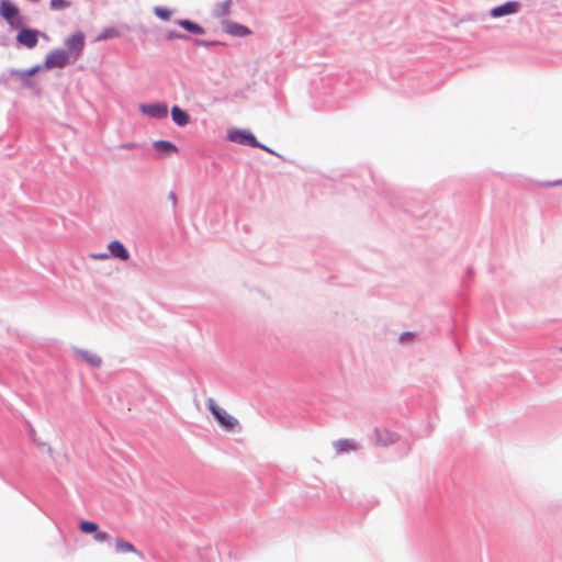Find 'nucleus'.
<instances>
[{"instance_id":"1","label":"nucleus","mask_w":562,"mask_h":562,"mask_svg":"<svg viewBox=\"0 0 562 562\" xmlns=\"http://www.w3.org/2000/svg\"><path fill=\"white\" fill-rule=\"evenodd\" d=\"M206 405L223 430L232 432L239 429L238 420L226 409L222 408L214 398L210 397L206 401Z\"/></svg>"},{"instance_id":"2","label":"nucleus","mask_w":562,"mask_h":562,"mask_svg":"<svg viewBox=\"0 0 562 562\" xmlns=\"http://www.w3.org/2000/svg\"><path fill=\"white\" fill-rule=\"evenodd\" d=\"M0 15L14 29L23 25L18 7L10 0H0Z\"/></svg>"},{"instance_id":"3","label":"nucleus","mask_w":562,"mask_h":562,"mask_svg":"<svg viewBox=\"0 0 562 562\" xmlns=\"http://www.w3.org/2000/svg\"><path fill=\"white\" fill-rule=\"evenodd\" d=\"M69 63L74 61L66 50L55 49L46 56L44 67L46 69L63 68Z\"/></svg>"},{"instance_id":"4","label":"nucleus","mask_w":562,"mask_h":562,"mask_svg":"<svg viewBox=\"0 0 562 562\" xmlns=\"http://www.w3.org/2000/svg\"><path fill=\"white\" fill-rule=\"evenodd\" d=\"M65 45L69 52H67L72 61L79 59L85 47V35L82 32H76L65 41Z\"/></svg>"},{"instance_id":"5","label":"nucleus","mask_w":562,"mask_h":562,"mask_svg":"<svg viewBox=\"0 0 562 562\" xmlns=\"http://www.w3.org/2000/svg\"><path fill=\"white\" fill-rule=\"evenodd\" d=\"M228 138L232 142H236V143H239V144L247 143L248 145H250L252 147H259V148H262V149L269 151V149L266 146L259 144L257 142L256 137L251 133H249L248 131H243V130L232 131L228 134Z\"/></svg>"},{"instance_id":"6","label":"nucleus","mask_w":562,"mask_h":562,"mask_svg":"<svg viewBox=\"0 0 562 562\" xmlns=\"http://www.w3.org/2000/svg\"><path fill=\"white\" fill-rule=\"evenodd\" d=\"M139 111L150 117L164 119L168 114V108L164 103L140 104Z\"/></svg>"},{"instance_id":"7","label":"nucleus","mask_w":562,"mask_h":562,"mask_svg":"<svg viewBox=\"0 0 562 562\" xmlns=\"http://www.w3.org/2000/svg\"><path fill=\"white\" fill-rule=\"evenodd\" d=\"M16 41L19 44L27 48H34L38 42V32L35 30L23 29L18 33Z\"/></svg>"},{"instance_id":"8","label":"nucleus","mask_w":562,"mask_h":562,"mask_svg":"<svg viewBox=\"0 0 562 562\" xmlns=\"http://www.w3.org/2000/svg\"><path fill=\"white\" fill-rule=\"evenodd\" d=\"M520 8L519 2L517 1H509L502 5L495 7L491 10V15L493 18H501L504 15H509L516 13Z\"/></svg>"},{"instance_id":"9","label":"nucleus","mask_w":562,"mask_h":562,"mask_svg":"<svg viewBox=\"0 0 562 562\" xmlns=\"http://www.w3.org/2000/svg\"><path fill=\"white\" fill-rule=\"evenodd\" d=\"M109 251L110 255L114 258H119L123 261L128 260L130 254L127 249L124 247V245L119 240H113L109 244Z\"/></svg>"},{"instance_id":"10","label":"nucleus","mask_w":562,"mask_h":562,"mask_svg":"<svg viewBox=\"0 0 562 562\" xmlns=\"http://www.w3.org/2000/svg\"><path fill=\"white\" fill-rule=\"evenodd\" d=\"M224 29L226 33L233 36H247L250 34V30L248 27L234 22H226Z\"/></svg>"},{"instance_id":"11","label":"nucleus","mask_w":562,"mask_h":562,"mask_svg":"<svg viewBox=\"0 0 562 562\" xmlns=\"http://www.w3.org/2000/svg\"><path fill=\"white\" fill-rule=\"evenodd\" d=\"M171 117L172 121L179 126H186L190 122L189 114L176 105L171 108Z\"/></svg>"},{"instance_id":"12","label":"nucleus","mask_w":562,"mask_h":562,"mask_svg":"<svg viewBox=\"0 0 562 562\" xmlns=\"http://www.w3.org/2000/svg\"><path fill=\"white\" fill-rule=\"evenodd\" d=\"M397 440V435L389 430H376V442L381 446L392 445Z\"/></svg>"},{"instance_id":"13","label":"nucleus","mask_w":562,"mask_h":562,"mask_svg":"<svg viewBox=\"0 0 562 562\" xmlns=\"http://www.w3.org/2000/svg\"><path fill=\"white\" fill-rule=\"evenodd\" d=\"M114 546H115L116 552H119V553H137V550L135 549V547L131 542H128L122 538H116L114 540Z\"/></svg>"},{"instance_id":"14","label":"nucleus","mask_w":562,"mask_h":562,"mask_svg":"<svg viewBox=\"0 0 562 562\" xmlns=\"http://www.w3.org/2000/svg\"><path fill=\"white\" fill-rule=\"evenodd\" d=\"M79 353L92 367H100L102 363L101 357L93 351L82 350Z\"/></svg>"},{"instance_id":"15","label":"nucleus","mask_w":562,"mask_h":562,"mask_svg":"<svg viewBox=\"0 0 562 562\" xmlns=\"http://www.w3.org/2000/svg\"><path fill=\"white\" fill-rule=\"evenodd\" d=\"M335 448L338 452H349L357 450V443L350 439H342L335 442Z\"/></svg>"},{"instance_id":"16","label":"nucleus","mask_w":562,"mask_h":562,"mask_svg":"<svg viewBox=\"0 0 562 562\" xmlns=\"http://www.w3.org/2000/svg\"><path fill=\"white\" fill-rule=\"evenodd\" d=\"M177 23L183 27L184 30L194 33V34H203L204 30L196 23L191 22L189 20H179Z\"/></svg>"},{"instance_id":"17","label":"nucleus","mask_w":562,"mask_h":562,"mask_svg":"<svg viewBox=\"0 0 562 562\" xmlns=\"http://www.w3.org/2000/svg\"><path fill=\"white\" fill-rule=\"evenodd\" d=\"M155 148L161 151H165L167 154H172L177 151V147L167 140H157L154 144Z\"/></svg>"},{"instance_id":"18","label":"nucleus","mask_w":562,"mask_h":562,"mask_svg":"<svg viewBox=\"0 0 562 562\" xmlns=\"http://www.w3.org/2000/svg\"><path fill=\"white\" fill-rule=\"evenodd\" d=\"M120 35L119 31L114 27H108L105 30H103L95 38V41L98 42H101V41H106V40H110V38H115Z\"/></svg>"},{"instance_id":"19","label":"nucleus","mask_w":562,"mask_h":562,"mask_svg":"<svg viewBox=\"0 0 562 562\" xmlns=\"http://www.w3.org/2000/svg\"><path fill=\"white\" fill-rule=\"evenodd\" d=\"M79 529L83 533H94L99 530V526L93 521H81L79 525Z\"/></svg>"},{"instance_id":"20","label":"nucleus","mask_w":562,"mask_h":562,"mask_svg":"<svg viewBox=\"0 0 562 562\" xmlns=\"http://www.w3.org/2000/svg\"><path fill=\"white\" fill-rule=\"evenodd\" d=\"M154 13L156 14V16H158L159 19L161 20H169L172 15V11L167 9V8H162V7H156L154 9Z\"/></svg>"},{"instance_id":"21","label":"nucleus","mask_w":562,"mask_h":562,"mask_svg":"<svg viewBox=\"0 0 562 562\" xmlns=\"http://www.w3.org/2000/svg\"><path fill=\"white\" fill-rule=\"evenodd\" d=\"M70 2L67 0H50L49 7L54 11L65 10L69 8Z\"/></svg>"},{"instance_id":"22","label":"nucleus","mask_w":562,"mask_h":562,"mask_svg":"<svg viewBox=\"0 0 562 562\" xmlns=\"http://www.w3.org/2000/svg\"><path fill=\"white\" fill-rule=\"evenodd\" d=\"M110 539V536L105 531H97L94 532V540L98 542H105Z\"/></svg>"},{"instance_id":"23","label":"nucleus","mask_w":562,"mask_h":562,"mask_svg":"<svg viewBox=\"0 0 562 562\" xmlns=\"http://www.w3.org/2000/svg\"><path fill=\"white\" fill-rule=\"evenodd\" d=\"M40 70V66H35L29 70L25 71H16L15 74L20 77H31L35 75Z\"/></svg>"},{"instance_id":"24","label":"nucleus","mask_w":562,"mask_h":562,"mask_svg":"<svg viewBox=\"0 0 562 562\" xmlns=\"http://www.w3.org/2000/svg\"><path fill=\"white\" fill-rule=\"evenodd\" d=\"M90 257L94 260H105L110 257L109 254L102 252V254H91Z\"/></svg>"},{"instance_id":"25","label":"nucleus","mask_w":562,"mask_h":562,"mask_svg":"<svg viewBox=\"0 0 562 562\" xmlns=\"http://www.w3.org/2000/svg\"><path fill=\"white\" fill-rule=\"evenodd\" d=\"M120 147L123 148V149H133V148L136 147V144L127 143V144H122Z\"/></svg>"},{"instance_id":"26","label":"nucleus","mask_w":562,"mask_h":562,"mask_svg":"<svg viewBox=\"0 0 562 562\" xmlns=\"http://www.w3.org/2000/svg\"><path fill=\"white\" fill-rule=\"evenodd\" d=\"M169 38H173V37H181L179 34H176V33H169L168 35Z\"/></svg>"},{"instance_id":"27","label":"nucleus","mask_w":562,"mask_h":562,"mask_svg":"<svg viewBox=\"0 0 562 562\" xmlns=\"http://www.w3.org/2000/svg\"><path fill=\"white\" fill-rule=\"evenodd\" d=\"M225 7H226L225 12H227L228 11V2L225 3Z\"/></svg>"},{"instance_id":"28","label":"nucleus","mask_w":562,"mask_h":562,"mask_svg":"<svg viewBox=\"0 0 562 562\" xmlns=\"http://www.w3.org/2000/svg\"><path fill=\"white\" fill-rule=\"evenodd\" d=\"M560 351L562 352V347L560 348Z\"/></svg>"},{"instance_id":"29","label":"nucleus","mask_w":562,"mask_h":562,"mask_svg":"<svg viewBox=\"0 0 562 562\" xmlns=\"http://www.w3.org/2000/svg\"><path fill=\"white\" fill-rule=\"evenodd\" d=\"M560 183H562V181Z\"/></svg>"}]
</instances>
